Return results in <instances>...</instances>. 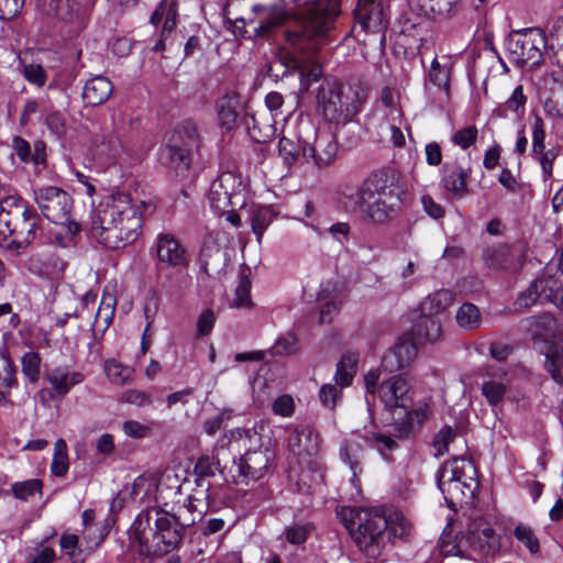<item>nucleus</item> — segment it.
Returning <instances> with one entry per match:
<instances>
[{
	"mask_svg": "<svg viewBox=\"0 0 563 563\" xmlns=\"http://www.w3.org/2000/svg\"><path fill=\"white\" fill-rule=\"evenodd\" d=\"M41 216L21 197L0 200V246L13 256L23 254L41 230Z\"/></svg>",
	"mask_w": 563,
	"mask_h": 563,
	"instance_id": "4",
	"label": "nucleus"
},
{
	"mask_svg": "<svg viewBox=\"0 0 563 563\" xmlns=\"http://www.w3.org/2000/svg\"><path fill=\"white\" fill-rule=\"evenodd\" d=\"M368 98V87L360 81L352 84L323 82L317 102L323 117L336 124H346L363 110Z\"/></svg>",
	"mask_w": 563,
	"mask_h": 563,
	"instance_id": "5",
	"label": "nucleus"
},
{
	"mask_svg": "<svg viewBox=\"0 0 563 563\" xmlns=\"http://www.w3.org/2000/svg\"><path fill=\"white\" fill-rule=\"evenodd\" d=\"M23 77L32 85L43 87L47 80V74L40 64H23Z\"/></svg>",
	"mask_w": 563,
	"mask_h": 563,
	"instance_id": "61",
	"label": "nucleus"
},
{
	"mask_svg": "<svg viewBox=\"0 0 563 563\" xmlns=\"http://www.w3.org/2000/svg\"><path fill=\"white\" fill-rule=\"evenodd\" d=\"M483 261L486 267L496 271H510L516 268L517 261L522 256L521 251L514 245L496 244L483 251Z\"/></svg>",
	"mask_w": 563,
	"mask_h": 563,
	"instance_id": "21",
	"label": "nucleus"
},
{
	"mask_svg": "<svg viewBox=\"0 0 563 563\" xmlns=\"http://www.w3.org/2000/svg\"><path fill=\"white\" fill-rule=\"evenodd\" d=\"M218 466L219 461L208 455L200 456L195 464L196 485L200 488V492L197 493L203 495L205 499H209L210 489V483L206 479L216 475Z\"/></svg>",
	"mask_w": 563,
	"mask_h": 563,
	"instance_id": "31",
	"label": "nucleus"
},
{
	"mask_svg": "<svg viewBox=\"0 0 563 563\" xmlns=\"http://www.w3.org/2000/svg\"><path fill=\"white\" fill-rule=\"evenodd\" d=\"M338 517L356 548L368 559L377 560L397 539H405L410 523L398 510L387 507H343Z\"/></svg>",
	"mask_w": 563,
	"mask_h": 563,
	"instance_id": "1",
	"label": "nucleus"
},
{
	"mask_svg": "<svg viewBox=\"0 0 563 563\" xmlns=\"http://www.w3.org/2000/svg\"><path fill=\"white\" fill-rule=\"evenodd\" d=\"M99 206L109 213L118 211L114 223L119 228L123 229L128 225L126 223H132L134 241L141 235L144 213H152L155 210V206L151 201L141 200L137 205L131 195L124 191L111 194Z\"/></svg>",
	"mask_w": 563,
	"mask_h": 563,
	"instance_id": "12",
	"label": "nucleus"
},
{
	"mask_svg": "<svg viewBox=\"0 0 563 563\" xmlns=\"http://www.w3.org/2000/svg\"><path fill=\"white\" fill-rule=\"evenodd\" d=\"M238 433L246 449L243 455L233 461L230 468L232 481L235 484H249L264 479L272 472L274 450L263 444L262 434L256 429H243Z\"/></svg>",
	"mask_w": 563,
	"mask_h": 563,
	"instance_id": "6",
	"label": "nucleus"
},
{
	"mask_svg": "<svg viewBox=\"0 0 563 563\" xmlns=\"http://www.w3.org/2000/svg\"><path fill=\"white\" fill-rule=\"evenodd\" d=\"M69 468L67 444L64 439H58L54 444V454L51 463V472L54 476L64 477Z\"/></svg>",
	"mask_w": 563,
	"mask_h": 563,
	"instance_id": "49",
	"label": "nucleus"
},
{
	"mask_svg": "<svg viewBox=\"0 0 563 563\" xmlns=\"http://www.w3.org/2000/svg\"><path fill=\"white\" fill-rule=\"evenodd\" d=\"M515 538L522 543L531 554H537L540 552V542L529 526H525L519 523L514 529Z\"/></svg>",
	"mask_w": 563,
	"mask_h": 563,
	"instance_id": "52",
	"label": "nucleus"
},
{
	"mask_svg": "<svg viewBox=\"0 0 563 563\" xmlns=\"http://www.w3.org/2000/svg\"><path fill=\"white\" fill-rule=\"evenodd\" d=\"M53 390L59 396L65 397L70 388L84 380V375L78 372H68L67 367L58 366L45 375Z\"/></svg>",
	"mask_w": 563,
	"mask_h": 563,
	"instance_id": "26",
	"label": "nucleus"
},
{
	"mask_svg": "<svg viewBox=\"0 0 563 563\" xmlns=\"http://www.w3.org/2000/svg\"><path fill=\"white\" fill-rule=\"evenodd\" d=\"M115 306V297L110 294L102 296L99 308L95 314L93 323L91 325V331L95 336H97L98 332L103 335L107 329L110 327L113 321Z\"/></svg>",
	"mask_w": 563,
	"mask_h": 563,
	"instance_id": "33",
	"label": "nucleus"
},
{
	"mask_svg": "<svg viewBox=\"0 0 563 563\" xmlns=\"http://www.w3.org/2000/svg\"><path fill=\"white\" fill-rule=\"evenodd\" d=\"M43 483L38 478L26 479L23 482H15L12 484L11 489L16 499L26 501L35 494H42Z\"/></svg>",
	"mask_w": 563,
	"mask_h": 563,
	"instance_id": "50",
	"label": "nucleus"
},
{
	"mask_svg": "<svg viewBox=\"0 0 563 563\" xmlns=\"http://www.w3.org/2000/svg\"><path fill=\"white\" fill-rule=\"evenodd\" d=\"M276 216L272 206H261L252 209L250 221L258 243H261L264 232L272 224Z\"/></svg>",
	"mask_w": 563,
	"mask_h": 563,
	"instance_id": "37",
	"label": "nucleus"
},
{
	"mask_svg": "<svg viewBox=\"0 0 563 563\" xmlns=\"http://www.w3.org/2000/svg\"><path fill=\"white\" fill-rule=\"evenodd\" d=\"M118 211H103L99 206L91 220L90 236L99 244L109 250H121L134 241V227L132 223H126L125 228H119L115 222Z\"/></svg>",
	"mask_w": 563,
	"mask_h": 563,
	"instance_id": "11",
	"label": "nucleus"
},
{
	"mask_svg": "<svg viewBox=\"0 0 563 563\" xmlns=\"http://www.w3.org/2000/svg\"><path fill=\"white\" fill-rule=\"evenodd\" d=\"M251 279L247 275L241 274L239 277V283L235 288V298L233 300V306L236 308H249L253 305L251 297Z\"/></svg>",
	"mask_w": 563,
	"mask_h": 563,
	"instance_id": "60",
	"label": "nucleus"
},
{
	"mask_svg": "<svg viewBox=\"0 0 563 563\" xmlns=\"http://www.w3.org/2000/svg\"><path fill=\"white\" fill-rule=\"evenodd\" d=\"M394 432L396 431L394 430ZM395 438L398 439L396 435L390 437L385 433L376 432L373 433L371 438H367V441L378 451L385 461L390 463L394 461L393 453L399 448Z\"/></svg>",
	"mask_w": 563,
	"mask_h": 563,
	"instance_id": "47",
	"label": "nucleus"
},
{
	"mask_svg": "<svg viewBox=\"0 0 563 563\" xmlns=\"http://www.w3.org/2000/svg\"><path fill=\"white\" fill-rule=\"evenodd\" d=\"M530 329L533 338L541 340L551 339L558 331L556 320L551 313H542L530 320Z\"/></svg>",
	"mask_w": 563,
	"mask_h": 563,
	"instance_id": "41",
	"label": "nucleus"
},
{
	"mask_svg": "<svg viewBox=\"0 0 563 563\" xmlns=\"http://www.w3.org/2000/svg\"><path fill=\"white\" fill-rule=\"evenodd\" d=\"M417 346L410 336H402L382 357V369L395 373L407 368L417 356Z\"/></svg>",
	"mask_w": 563,
	"mask_h": 563,
	"instance_id": "17",
	"label": "nucleus"
},
{
	"mask_svg": "<svg viewBox=\"0 0 563 563\" xmlns=\"http://www.w3.org/2000/svg\"><path fill=\"white\" fill-rule=\"evenodd\" d=\"M297 351V339L292 334H287L276 340L271 349L275 356L291 355Z\"/></svg>",
	"mask_w": 563,
	"mask_h": 563,
	"instance_id": "62",
	"label": "nucleus"
},
{
	"mask_svg": "<svg viewBox=\"0 0 563 563\" xmlns=\"http://www.w3.org/2000/svg\"><path fill=\"white\" fill-rule=\"evenodd\" d=\"M319 433L309 424L295 427L288 435V448L298 456H316L320 450Z\"/></svg>",
	"mask_w": 563,
	"mask_h": 563,
	"instance_id": "20",
	"label": "nucleus"
},
{
	"mask_svg": "<svg viewBox=\"0 0 563 563\" xmlns=\"http://www.w3.org/2000/svg\"><path fill=\"white\" fill-rule=\"evenodd\" d=\"M25 0H0V20L10 21L16 18L24 5Z\"/></svg>",
	"mask_w": 563,
	"mask_h": 563,
	"instance_id": "64",
	"label": "nucleus"
},
{
	"mask_svg": "<svg viewBox=\"0 0 563 563\" xmlns=\"http://www.w3.org/2000/svg\"><path fill=\"white\" fill-rule=\"evenodd\" d=\"M235 178L232 173L224 172L212 181L209 189V203L217 212H230L232 208V190Z\"/></svg>",
	"mask_w": 563,
	"mask_h": 563,
	"instance_id": "23",
	"label": "nucleus"
},
{
	"mask_svg": "<svg viewBox=\"0 0 563 563\" xmlns=\"http://www.w3.org/2000/svg\"><path fill=\"white\" fill-rule=\"evenodd\" d=\"M355 18L365 32H382L388 23L380 3L376 0H358Z\"/></svg>",
	"mask_w": 563,
	"mask_h": 563,
	"instance_id": "22",
	"label": "nucleus"
},
{
	"mask_svg": "<svg viewBox=\"0 0 563 563\" xmlns=\"http://www.w3.org/2000/svg\"><path fill=\"white\" fill-rule=\"evenodd\" d=\"M454 301V294L449 289H441L429 295L421 303L422 314L435 316L445 311Z\"/></svg>",
	"mask_w": 563,
	"mask_h": 563,
	"instance_id": "36",
	"label": "nucleus"
},
{
	"mask_svg": "<svg viewBox=\"0 0 563 563\" xmlns=\"http://www.w3.org/2000/svg\"><path fill=\"white\" fill-rule=\"evenodd\" d=\"M366 202L363 216L374 224H384L397 214L400 197L395 192L385 172H377L365 179Z\"/></svg>",
	"mask_w": 563,
	"mask_h": 563,
	"instance_id": "7",
	"label": "nucleus"
},
{
	"mask_svg": "<svg viewBox=\"0 0 563 563\" xmlns=\"http://www.w3.org/2000/svg\"><path fill=\"white\" fill-rule=\"evenodd\" d=\"M538 300H541V297L537 286V280L534 279L526 290L521 291L517 296V299L514 302V308L516 311L521 312L536 305Z\"/></svg>",
	"mask_w": 563,
	"mask_h": 563,
	"instance_id": "56",
	"label": "nucleus"
},
{
	"mask_svg": "<svg viewBox=\"0 0 563 563\" xmlns=\"http://www.w3.org/2000/svg\"><path fill=\"white\" fill-rule=\"evenodd\" d=\"M196 521L197 516L186 508L170 512L159 506L147 507L133 520L129 539L141 555L164 556L181 547L186 529Z\"/></svg>",
	"mask_w": 563,
	"mask_h": 563,
	"instance_id": "2",
	"label": "nucleus"
},
{
	"mask_svg": "<svg viewBox=\"0 0 563 563\" xmlns=\"http://www.w3.org/2000/svg\"><path fill=\"white\" fill-rule=\"evenodd\" d=\"M364 448L354 440H346L341 444L340 459L349 465L352 472V483L355 485L358 475L363 472Z\"/></svg>",
	"mask_w": 563,
	"mask_h": 563,
	"instance_id": "27",
	"label": "nucleus"
},
{
	"mask_svg": "<svg viewBox=\"0 0 563 563\" xmlns=\"http://www.w3.org/2000/svg\"><path fill=\"white\" fill-rule=\"evenodd\" d=\"M455 320L464 330H475L482 324V314L477 306L465 302L457 309Z\"/></svg>",
	"mask_w": 563,
	"mask_h": 563,
	"instance_id": "45",
	"label": "nucleus"
},
{
	"mask_svg": "<svg viewBox=\"0 0 563 563\" xmlns=\"http://www.w3.org/2000/svg\"><path fill=\"white\" fill-rule=\"evenodd\" d=\"M541 301L553 303L563 311V285L552 275H541L536 278Z\"/></svg>",
	"mask_w": 563,
	"mask_h": 563,
	"instance_id": "29",
	"label": "nucleus"
},
{
	"mask_svg": "<svg viewBox=\"0 0 563 563\" xmlns=\"http://www.w3.org/2000/svg\"><path fill=\"white\" fill-rule=\"evenodd\" d=\"M507 391V385L504 382L489 379L482 386V393L492 406L503 402Z\"/></svg>",
	"mask_w": 563,
	"mask_h": 563,
	"instance_id": "53",
	"label": "nucleus"
},
{
	"mask_svg": "<svg viewBox=\"0 0 563 563\" xmlns=\"http://www.w3.org/2000/svg\"><path fill=\"white\" fill-rule=\"evenodd\" d=\"M15 387V367L7 356L0 354V407L13 406L10 395Z\"/></svg>",
	"mask_w": 563,
	"mask_h": 563,
	"instance_id": "30",
	"label": "nucleus"
},
{
	"mask_svg": "<svg viewBox=\"0 0 563 563\" xmlns=\"http://www.w3.org/2000/svg\"><path fill=\"white\" fill-rule=\"evenodd\" d=\"M532 146L533 153L539 155L544 177L549 178L552 175V163L558 155V148H547V143H532Z\"/></svg>",
	"mask_w": 563,
	"mask_h": 563,
	"instance_id": "54",
	"label": "nucleus"
},
{
	"mask_svg": "<svg viewBox=\"0 0 563 563\" xmlns=\"http://www.w3.org/2000/svg\"><path fill=\"white\" fill-rule=\"evenodd\" d=\"M104 371L108 378L118 385L124 384L132 375L131 367L124 366L115 360L107 361L104 364Z\"/></svg>",
	"mask_w": 563,
	"mask_h": 563,
	"instance_id": "57",
	"label": "nucleus"
},
{
	"mask_svg": "<svg viewBox=\"0 0 563 563\" xmlns=\"http://www.w3.org/2000/svg\"><path fill=\"white\" fill-rule=\"evenodd\" d=\"M308 161L311 158L318 166L330 165L339 155V143H308Z\"/></svg>",
	"mask_w": 563,
	"mask_h": 563,
	"instance_id": "39",
	"label": "nucleus"
},
{
	"mask_svg": "<svg viewBox=\"0 0 563 563\" xmlns=\"http://www.w3.org/2000/svg\"><path fill=\"white\" fill-rule=\"evenodd\" d=\"M189 266L190 264L181 266L155 265L159 290L169 297L179 295L190 283Z\"/></svg>",
	"mask_w": 563,
	"mask_h": 563,
	"instance_id": "18",
	"label": "nucleus"
},
{
	"mask_svg": "<svg viewBox=\"0 0 563 563\" xmlns=\"http://www.w3.org/2000/svg\"><path fill=\"white\" fill-rule=\"evenodd\" d=\"M541 343L540 352L545 356L544 368L548 373L555 372L563 364V344L552 339H544Z\"/></svg>",
	"mask_w": 563,
	"mask_h": 563,
	"instance_id": "43",
	"label": "nucleus"
},
{
	"mask_svg": "<svg viewBox=\"0 0 563 563\" xmlns=\"http://www.w3.org/2000/svg\"><path fill=\"white\" fill-rule=\"evenodd\" d=\"M319 399L325 408L334 410L342 399V388L336 383L324 384L319 390Z\"/></svg>",
	"mask_w": 563,
	"mask_h": 563,
	"instance_id": "59",
	"label": "nucleus"
},
{
	"mask_svg": "<svg viewBox=\"0 0 563 563\" xmlns=\"http://www.w3.org/2000/svg\"><path fill=\"white\" fill-rule=\"evenodd\" d=\"M112 82L103 76H95L86 81L82 89V99L88 106H99L112 95Z\"/></svg>",
	"mask_w": 563,
	"mask_h": 563,
	"instance_id": "25",
	"label": "nucleus"
},
{
	"mask_svg": "<svg viewBox=\"0 0 563 563\" xmlns=\"http://www.w3.org/2000/svg\"><path fill=\"white\" fill-rule=\"evenodd\" d=\"M218 120L222 129L231 131L236 123L239 117V100L236 96H223L219 99L218 104Z\"/></svg>",
	"mask_w": 563,
	"mask_h": 563,
	"instance_id": "35",
	"label": "nucleus"
},
{
	"mask_svg": "<svg viewBox=\"0 0 563 563\" xmlns=\"http://www.w3.org/2000/svg\"><path fill=\"white\" fill-rule=\"evenodd\" d=\"M341 0H308L298 7L296 16L308 36H323L340 14Z\"/></svg>",
	"mask_w": 563,
	"mask_h": 563,
	"instance_id": "10",
	"label": "nucleus"
},
{
	"mask_svg": "<svg viewBox=\"0 0 563 563\" xmlns=\"http://www.w3.org/2000/svg\"><path fill=\"white\" fill-rule=\"evenodd\" d=\"M509 59L520 67L534 68L543 60L548 37L540 29H526L510 33L506 41Z\"/></svg>",
	"mask_w": 563,
	"mask_h": 563,
	"instance_id": "9",
	"label": "nucleus"
},
{
	"mask_svg": "<svg viewBox=\"0 0 563 563\" xmlns=\"http://www.w3.org/2000/svg\"><path fill=\"white\" fill-rule=\"evenodd\" d=\"M413 332L419 339L433 342L441 336L442 329L440 321L435 319L434 316L422 314L415 324Z\"/></svg>",
	"mask_w": 563,
	"mask_h": 563,
	"instance_id": "44",
	"label": "nucleus"
},
{
	"mask_svg": "<svg viewBox=\"0 0 563 563\" xmlns=\"http://www.w3.org/2000/svg\"><path fill=\"white\" fill-rule=\"evenodd\" d=\"M358 358V353L345 352L336 364L334 380L341 388L352 384L357 371Z\"/></svg>",
	"mask_w": 563,
	"mask_h": 563,
	"instance_id": "34",
	"label": "nucleus"
},
{
	"mask_svg": "<svg viewBox=\"0 0 563 563\" xmlns=\"http://www.w3.org/2000/svg\"><path fill=\"white\" fill-rule=\"evenodd\" d=\"M308 143H278V155L290 167L299 161L308 162Z\"/></svg>",
	"mask_w": 563,
	"mask_h": 563,
	"instance_id": "48",
	"label": "nucleus"
},
{
	"mask_svg": "<svg viewBox=\"0 0 563 563\" xmlns=\"http://www.w3.org/2000/svg\"><path fill=\"white\" fill-rule=\"evenodd\" d=\"M466 540L470 547L482 555H494L500 549V538L490 526L471 530Z\"/></svg>",
	"mask_w": 563,
	"mask_h": 563,
	"instance_id": "24",
	"label": "nucleus"
},
{
	"mask_svg": "<svg viewBox=\"0 0 563 563\" xmlns=\"http://www.w3.org/2000/svg\"><path fill=\"white\" fill-rule=\"evenodd\" d=\"M86 145L85 163L97 172H104L110 166L124 162L123 143H86Z\"/></svg>",
	"mask_w": 563,
	"mask_h": 563,
	"instance_id": "15",
	"label": "nucleus"
},
{
	"mask_svg": "<svg viewBox=\"0 0 563 563\" xmlns=\"http://www.w3.org/2000/svg\"><path fill=\"white\" fill-rule=\"evenodd\" d=\"M543 110L547 117L553 120V124L563 120V88L543 101Z\"/></svg>",
	"mask_w": 563,
	"mask_h": 563,
	"instance_id": "55",
	"label": "nucleus"
},
{
	"mask_svg": "<svg viewBox=\"0 0 563 563\" xmlns=\"http://www.w3.org/2000/svg\"><path fill=\"white\" fill-rule=\"evenodd\" d=\"M467 465L472 468L471 462H467L462 456H454L449 463L438 471L437 484L441 490L444 500L449 508L456 510V500L466 496V490L473 494L471 486L464 481V466Z\"/></svg>",
	"mask_w": 563,
	"mask_h": 563,
	"instance_id": "13",
	"label": "nucleus"
},
{
	"mask_svg": "<svg viewBox=\"0 0 563 563\" xmlns=\"http://www.w3.org/2000/svg\"><path fill=\"white\" fill-rule=\"evenodd\" d=\"M34 201L48 221L65 225L69 234H77L81 227L71 218L73 197L57 186H43L33 190Z\"/></svg>",
	"mask_w": 563,
	"mask_h": 563,
	"instance_id": "8",
	"label": "nucleus"
},
{
	"mask_svg": "<svg viewBox=\"0 0 563 563\" xmlns=\"http://www.w3.org/2000/svg\"><path fill=\"white\" fill-rule=\"evenodd\" d=\"M548 47L555 54L563 52V16L554 21L548 37Z\"/></svg>",
	"mask_w": 563,
	"mask_h": 563,
	"instance_id": "63",
	"label": "nucleus"
},
{
	"mask_svg": "<svg viewBox=\"0 0 563 563\" xmlns=\"http://www.w3.org/2000/svg\"><path fill=\"white\" fill-rule=\"evenodd\" d=\"M198 137L199 131L196 122L191 119H185L175 125L172 141H194Z\"/></svg>",
	"mask_w": 563,
	"mask_h": 563,
	"instance_id": "58",
	"label": "nucleus"
},
{
	"mask_svg": "<svg viewBox=\"0 0 563 563\" xmlns=\"http://www.w3.org/2000/svg\"><path fill=\"white\" fill-rule=\"evenodd\" d=\"M41 356L37 352L29 351L21 358L22 373L31 382L36 383L41 373Z\"/></svg>",
	"mask_w": 563,
	"mask_h": 563,
	"instance_id": "51",
	"label": "nucleus"
},
{
	"mask_svg": "<svg viewBox=\"0 0 563 563\" xmlns=\"http://www.w3.org/2000/svg\"><path fill=\"white\" fill-rule=\"evenodd\" d=\"M467 178V172L460 166H455L443 177V187L454 196L462 197L468 191Z\"/></svg>",
	"mask_w": 563,
	"mask_h": 563,
	"instance_id": "42",
	"label": "nucleus"
},
{
	"mask_svg": "<svg viewBox=\"0 0 563 563\" xmlns=\"http://www.w3.org/2000/svg\"><path fill=\"white\" fill-rule=\"evenodd\" d=\"M150 22L153 25L163 22V34H170L177 23L176 0H161L155 11L151 14Z\"/></svg>",
	"mask_w": 563,
	"mask_h": 563,
	"instance_id": "32",
	"label": "nucleus"
},
{
	"mask_svg": "<svg viewBox=\"0 0 563 563\" xmlns=\"http://www.w3.org/2000/svg\"><path fill=\"white\" fill-rule=\"evenodd\" d=\"M22 163L34 165L44 164L46 161V143H15L14 152Z\"/></svg>",
	"mask_w": 563,
	"mask_h": 563,
	"instance_id": "40",
	"label": "nucleus"
},
{
	"mask_svg": "<svg viewBox=\"0 0 563 563\" xmlns=\"http://www.w3.org/2000/svg\"><path fill=\"white\" fill-rule=\"evenodd\" d=\"M158 157L159 162L177 177L185 176L192 162L188 143H165L158 151Z\"/></svg>",
	"mask_w": 563,
	"mask_h": 563,
	"instance_id": "16",
	"label": "nucleus"
},
{
	"mask_svg": "<svg viewBox=\"0 0 563 563\" xmlns=\"http://www.w3.org/2000/svg\"><path fill=\"white\" fill-rule=\"evenodd\" d=\"M528 97L523 92V86L517 85L509 98L499 104L494 113L501 118L521 119L526 112Z\"/></svg>",
	"mask_w": 563,
	"mask_h": 563,
	"instance_id": "28",
	"label": "nucleus"
},
{
	"mask_svg": "<svg viewBox=\"0 0 563 563\" xmlns=\"http://www.w3.org/2000/svg\"><path fill=\"white\" fill-rule=\"evenodd\" d=\"M378 397L391 418L396 437L405 439L413 435L429 416V406L412 407L411 386L402 375H394L383 380L377 389Z\"/></svg>",
	"mask_w": 563,
	"mask_h": 563,
	"instance_id": "3",
	"label": "nucleus"
},
{
	"mask_svg": "<svg viewBox=\"0 0 563 563\" xmlns=\"http://www.w3.org/2000/svg\"><path fill=\"white\" fill-rule=\"evenodd\" d=\"M150 254L159 266H181L190 264L191 257L187 247L173 233L161 232L150 247Z\"/></svg>",
	"mask_w": 563,
	"mask_h": 563,
	"instance_id": "14",
	"label": "nucleus"
},
{
	"mask_svg": "<svg viewBox=\"0 0 563 563\" xmlns=\"http://www.w3.org/2000/svg\"><path fill=\"white\" fill-rule=\"evenodd\" d=\"M37 9L46 16L70 23L82 18L85 0H37Z\"/></svg>",
	"mask_w": 563,
	"mask_h": 563,
	"instance_id": "19",
	"label": "nucleus"
},
{
	"mask_svg": "<svg viewBox=\"0 0 563 563\" xmlns=\"http://www.w3.org/2000/svg\"><path fill=\"white\" fill-rule=\"evenodd\" d=\"M286 20L285 11L278 5L274 4L268 12L267 18L258 23L254 29V37L265 38L269 35L272 30L282 25Z\"/></svg>",
	"mask_w": 563,
	"mask_h": 563,
	"instance_id": "46",
	"label": "nucleus"
},
{
	"mask_svg": "<svg viewBox=\"0 0 563 563\" xmlns=\"http://www.w3.org/2000/svg\"><path fill=\"white\" fill-rule=\"evenodd\" d=\"M450 73L449 65H442L438 58H433L428 73L429 81L438 88L445 101L450 99Z\"/></svg>",
	"mask_w": 563,
	"mask_h": 563,
	"instance_id": "38",
	"label": "nucleus"
}]
</instances>
